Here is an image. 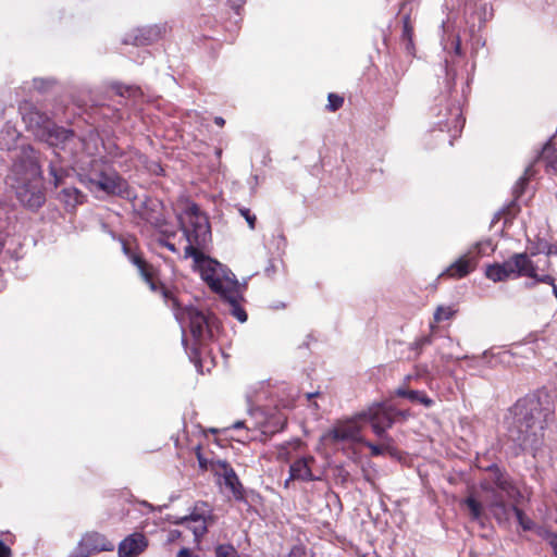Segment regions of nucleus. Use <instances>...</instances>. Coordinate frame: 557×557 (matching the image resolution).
<instances>
[{
  "label": "nucleus",
  "instance_id": "6e6552de",
  "mask_svg": "<svg viewBox=\"0 0 557 557\" xmlns=\"http://www.w3.org/2000/svg\"><path fill=\"white\" fill-rule=\"evenodd\" d=\"M114 549L113 543L98 532L86 533L78 542L73 554L75 557H89L100 552H111Z\"/></svg>",
  "mask_w": 557,
  "mask_h": 557
},
{
  "label": "nucleus",
  "instance_id": "58836bf2",
  "mask_svg": "<svg viewBox=\"0 0 557 557\" xmlns=\"http://www.w3.org/2000/svg\"><path fill=\"white\" fill-rule=\"evenodd\" d=\"M160 245L166 247L172 252H177L175 245L169 240H160Z\"/></svg>",
  "mask_w": 557,
  "mask_h": 557
},
{
  "label": "nucleus",
  "instance_id": "423d86ee",
  "mask_svg": "<svg viewBox=\"0 0 557 557\" xmlns=\"http://www.w3.org/2000/svg\"><path fill=\"white\" fill-rule=\"evenodd\" d=\"M481 490L488 494L486 497L487 508L491 510L493 517L499 524H506L509 522L512 506L507 505L506 497L502 493H498L494 486L488 482H481Z\"/></svg>",
  "mask_w": 557,
  "mask_h": 557
},
{
  "label": "nucleus",
  "instance_id": "ddd939ff",
  "mask_svg": "<svg viewBox=\"0 0 557 557\" xmlns=\"http://www.w3.org/2000/svg\"><path fill=\"white\" fill-rule=\"evenodd\" d=\"M478 263L476 257L472 251H468L451 263L441 276H448L451 278H461L471 273Z\"/></svg>",
  "mask_w": 557,
  "mask_h": 557
},
{
  "label": "nucleus",
  "instance_id": "2eb2a0df",
  "mask_svg": "<svg viewBox=\"0 0 557 557\" xmlns=\"http://www.w3.org/2000/svg\"><path fill=\"white\" fill-rule=\"evenodd\" d=\"M148 546L147 539L141 533H134L124 539L119 545L120 557H137Z\"/></svg>",
  "mask_w": 557,
  "mask_h": 557
},
{
  "label": "nucleus",
  "instance_id": "37998d69",
  "mask_svg": "<svg viewBox=\"0 0 557 557\" xmlns=\"http://www.w3.org/2000/svg\"><path fill=\"white\" fill-rule=\"evenodd\" d=\"M243 426H244V421H236V422L232 425V428H233V429H235V430L240 429V428H243Z\"/></svg>",
  "mask_w": 557,
  "mask_h": 557
},
{
  "label": "nucleus",
  "instance_id": "9d476101",
  "mask_svg": "<svg viewBox=\"0 0 557 557\" xmlns=\"http://www.w3.org/2000/svg\"><path fill=\"white\" fill-rule=\"evenodd\" d=\"M359 422H362L360 419L355 417V419L343 422L334 426L332 430H330L326 434L323 435V438L325 441H331L333 443L337 442H344V441H351L360 443L362 442L361 436V425H359Z\"/></svg>",
  "mask_w": 557,
  "mask_h": 557
},
{
  "label": "nucleus",
  "instance_id": "a19ab883",
  "mask_svg": "<svg viewBox=\"0 0 557 557\" xmlns=\"http://www.w3.org/2000/svg\"><path fill=\"white\" fill-rule=\"evenodd\" d=\"M245 0H228L232 7L237 8L244 3Z\"/></svg>",
  "mask_w": 557,
  "mask_h": 557
},
{
  "label": "nucleus",
  "instance_id": "a878e982",
  "mask_svg": "<svg viewBox=\"0 0 557 557\" xmlns=\"http://www.w3.org/2000/svg\"><path fill=\"white\" fill-rule=\"evenodd\" d=\"M534 281L532 283L527 284L528 287H534L536 283H544L548 284L553 287V293L557 297V286L555 284V277L550 273L546 274H535V276L532 277Z\"/></svg>",
  "mask_w": 557,
  "mask_h": 557
},
{
  "label": "nucleus",
  "instance_id": "0eeeda50",
  "mask_svg": "<svg viewBox=\"0 0 557 557\" xmlns=\"http://www.w3.org/2000/svg\"><path fill=\"white\" fill-rule=\"evenodd\" d=\"M507 280L510 277L528 276L533 277L537 272L540 262L533 263V260L527 253H515L508 260L499 263Z\"/></svg>",
  "mask_w": 557,
  "mask_h": 557
},
{
  "label": "nucleus",
  "instance_id": "ea45409f",
  "mask_svg": "<svg viewBox=\"0 0 557 557\" xmlns=\"http://www.w3.org/2000/svg\"><path fill=\"white\" fill-rule=\"evenodd\" d=\"M177 557H195V556L191 554V552L188 548H182L178 552Z\"/></svg>",
  "mask_w": 557,
  "mask_h": 557
},
{
  "label": "nucleus",
  "instance_id": "4c0bfd02",
  "mask_svg": "<svg viewBox=\"0 0 557 557\" xmlns=\"http://www.w3.org/2000/svg\"><path fill=\"white\" fill-rule=\"evenodd\" d=\"M432 343V338L431 336H424L422 338H420L419 341H417V346L418 347H423L425 345H430Z\"/></svg>",
  "mask_w": 557,
  "mask_h": 557
},
{
  "label": "nucleus",
  "instance_id": "9b49d317",
  "mask_svg": "<svg viewBox=\"0 0 557 557\" xmlns=\"http://www.w3.org/2000/svg\"><path fill=\"white\" fill-rule=\"evenodd\" d=\"M186 315L189 321L190 332L196 339H203L207 335H210L212 327L216 324L215 317L205 314L193 307L186 310Z\"/></svg>",
  "mask_w": 557,
  "mask_h": 557
},
{
  "label": "nucleus",
  "instance_id": "39448f33",
  "mask_svg": "<svg viewBox=\"0 0 557 557\" xmlns=\"http://www.w3.org/2000/svg\"><path fill=\"white\" fill-rule=\"evenodd\" d=\"M396 414L406 417L404 412ZM362 422L370 424L373 433L381 440L393 442L392 437L386 433L395 422V413L392 407L384 404H373L367 410L357 414Z\"/></svg>",
  "mask_w": 557,
  "mask_h": 557
},
{
  "label": "nucleus",
  "instance_id": "b1692460",
  "mask_svg": "<svg viewBox=\"0 0 557 557\" xmlns=\"http://www.w3.org/2000/svg\"><path fill=\"white\" fill-rule=\"evenodd\" d=\"M485 275L493 282H503L507 280L506 274L504 273V270L499 263L488 265L485 270Z\"/></svg>",
  "mask_w": 557,
  "mask_h": 557
},
{
  "label": "nucleus",
  "instance_id": "4be33fe9",
  "mask_svg": "<svg viewBox=\"0 0 557 557\" xmlns=\"http://www.w3.org/2000/svg\"><path fill=\"white\" fill-rule=\"evenodd\" d=\"M463 504L468 507L472 520H474V521L482 520L484 510H483L482 504L479 500H476L472 496H469L463 500Z\"/></svg>",
  "mask_w": 557,
  "mask_h": 557
},
{
  "label": "nucleus",
  "instance_id": "dca6fc26",
  "mask_svg": "<svg viewBox=\"0 0 557 557\" xmlns=\"http://www.w3.org/2000/svg\"><path fill=\"white\" fill-rule=\"evenodd\" d=\"M243 289L244 287L238 283L234 288V295L227 292L221 295L228 302L231 314L242 323L247 321V313L239 305L243 300Z\"/></svg>",
  "mask_w": 557,
  "mask_h": 557
},
{
  "label": "nucleus",
  "instance_id": "6ab92c4d",
  "mask_svg": "<svg viewBox=\"0 0 557 557\" xmlns=\"http://www.w3.org/2000/svg\"><path fill=\"white\" fill-rule=\"evenodd\" d=\"M396 395L399 397H405L409 399L412 403H419L423 405L426 408H430L433 406L434 401L431 399L424 392L422 391H414V389H407L404 387H399L396 389Z\"/></svg>",
  "mask_w": 557,
  "mask_h": 557
},
{
  "label": "nucleus",
  "instance_id": "7ed1b4c3",
  "mask_svg": "<svg viewBox=\"0 0 557 557\" xmlns=\"http://www.w3.org/2000/svg\"><path fill=\"white\" fill-rule=\"evenodd\" d=\"M41 175L39 156L33 147L21 146L13 150L7 184L15 189L20 201L29 208H39L44 203V195L39 189Z\"/></svg>",
  "mask_w": 557,
  "mask_h": 557
},
{
  "label": "nucleus",
  "instance_id": "f3484780",
  "mask_svg": "<svg viewBox=\"0 0 557 557\" xmlns=\"http://www.w3.org/2000/svg\"><path fill=\"white\" fill-rule=\"evenodd\" d=\"M218 466L222 470L224 484L233 492L236 498L242 497V484L235 471L226 461H218Z\"/></svg>",
  "mask_w": 557,
  "mask_h": 557
},
{
  "label": "nucleus",
  "instance_id": "79ce46f5",
  "mask_svg": "<svg viewBox=\"0 0 557 557\" xmlns=\"http://www.w3.org/2000/svg\"><path fill=\"white\" fill-rule=\"evenodd\" d=\"M214 123H215L216 125H219V126H221V127H222V126L225 124V121H224V119H223V117H221V116H216V117L214 119Z\"/></svg>",
  "mask_w": 557,
  "mask_h": 557
},
{
  "label": "nucleus",
  "instance_id": "72a5a7b5",
  "mask_svg": "<svg viewBox=\"0 0 557 557\" xmlns=\"http://www.w3.org/2000/svg\"><path fill=\"white\" fill-rule=\"evenodd\" d=\"M547 541L550 547L554 550L555 556L557 557V534L556 533H549L547 535Z\"/></svg>",
  "mask_w": 557,
  "mask_h": 557
},
{
  "label": "nucleus",
  "instance_id": "49530a36",
  "mask_svg": "<svg viewBox=\"0 0 557 557\" xmlns=\"http://www.w3.org/2000/svg\"><path fill=\"white\" fill-rule=\"evenodd\" d=\"M3 234L0 232V248L3 246Z\"/></svg>",
  "mask_w": 557,
  "mask_h": 557
},
{
  "label": "nucleus",
  "instance_id": "c85d7f7f",
  "mask_svg": "<svg viewBox=\"0 0 557 557\" xmlns=\"http://www.w3.org/2000/svg\"><path fill=\"white\" fill-rule=\"evenodd\" d=\"M50 175L53 177V183L59 186L65 175V171L57 164L55 161H51L49 164Z\"/></svg>",
  "mask_w": 557,
  "mask_h": 557
},
{
  "label": "nucleus",
  "instance_id": "1a4fd4ad",
  "mask_svg": "<svg viewBox=\"0 0 557 557\" xmlns=\"http://www.w3.org/2000/svg\"><path fill=\"white\" fill-rule=\"evenodd\" d=\"M122 248L124 253L128 257L129 261L138 269L141 277L149 285L152 292L160 290L162 296L168 299L170 297L169 289L154 281V269L151 264L147 263L139 255L133 252L128 245L123 242Z\"/></svg>",
  "mask_w": 557,
  "mask_h": 557
},
{
  "label": "nucleus",
  "instance_id": "bb28decb",
  "mask_svg": "<svg viewBox=\"0 0 557 557\" xmlns=\"http://www.w3.org/2000/svg\"><path fill=\"white\" fill-rule=\"evenodd\" d=\"M360 443L370 449L372 456L382 455L392 445V442H387V441H382V443L380 445H376L371 442L364 441L363 438H362V442H360Z\"/></svg>",
  "mask_w": 557,
  "mask_h": 557
},
{
  "label": "nucleus",
  "instance_id": "c9c22d12",
  "mask_svg": "<svg viewBox=\"0 0 557 557\" xmlns=\"http://www.w3.org/2000/svg\"><path fill=\"white\" fill-rule=\"evenodd\" d=\"M113 88L115 92L122 97L125 96V94H129L132 90L129 87H124L122 85H114Z\"/></svg>",
  "mask_w": 557,
  "mask_h": 557
},
{
  "label": "nucleus",
  "instance_id": "412c9836",
  "mask_svg": "<svg viewBox=\"0 0 557 557\" xmlns=\"http://www.w3.org/2000/svg\"><path fill=\"white\" fill-rule=\"evenodd\" d=\"M162 29L158 26L140 30V36L135 38L136 45H148L157 40L161 36Z\"/></svg>",
  "mask_w": 557,
  "mask_h": 557
},
{
  "label": "nucleus",
  "instance_id": "f03ea898",
  "mask_svg": "<svg viewBox=\"0 0 557 557\" xmlns=\"http://www.w3.org/2000/svg\"><path fill=\"white\" fill-rule=\"evenodd\" d=\"M180 224L187 242L184 258H193L202 280L213 292L220 296L225 292L234 294L238 284L234 274L227 273L219 262L205 253L211 242V228L206 214L191 203L180 215Z\"/></svg>",
  "mask_w": 557,
  "mask_h": 557
},
{
  "label": "nucleus",
  "instance_id": "473e14b6",
  "mask_svg": "<svg viewBox=\"0 0 557 557\" xmlns=\"http://www.w3.org/2000/svg\"><path fill=\"white\" fill-rule=\"evenodd\" d=\"M239 213H240V215H242V216H244V218H245V220L247 221V223H248V225H249V228H250V230H255V227H256V221H257L256 215H255V214H252V213L250 212V210H249V209H247V208H240V209H239Z\"/></svg>",
  "mask_w": 557,
  "mask_h": 557
},
{
  "label": "nucleus",
  "instance_id": "5701e85b",
  "mask_svg": "<svg viewBox=\"0 0 557 557\" xmlns=\"http://www.w3.org/2000/svg\"><path fill=\"white\" fill-rule=\"evenodd\" d=\"M63 199L69 206H76L83 202L84 195L75 187L64 188L62 190Z\"/></svg>",
  "mask_w": 557,
  "mask_h": 557
},
{
  "label": "nucleus",
  "instance_id": "a18cd8bd",
  "mask_svg": "<svg viewBox=\"0 0 557 557\" xmlns=\"http://www.w3.org/2000/svg\"><path fill=\"white\" fill-rule=\"evenodd\" d=\"M55 156L60 161H64L66 159L65 156H61L59 152H57Z\"/></svg>",
  "mask_w": 557,
  "mask_h": 557
},
{
  "label": "nucleus",
  "instance_id": "f704fd0d",
  "mask_svg": "<svg viewBox=\"0 0 557 557\" xmlns=\"http://www.w3.org/2000/svg\"><path fill=\"white\" fill-rule=\"evenodd\" d=\"M305 550L300 546H294L286 557H304Z\"/></svg>",
  "mask_w": 557,
  "mask_h": 557
},
{
  "label": "nucleus",
  "instance_id": "393cba45",
  "mask_svg": "<svg viewBox=\"0 0 557 557\" xmlns=\"http://www.w3.org/2000/svg\"><path fill=\"white\" fill-rule=\"evenodd\" d=\"M531 176H533V168H532V165H529L525 169L523 176H521L517 181V183L513 187V194H515L516 198H519L523 194L524 186L527 185V183L531 178Z\"/></svg>",
  "mask_w": 557,
  "mask_h": 557
},
{
  "label": "nucleus",
  "instance_id": "2f4dec72",
  "mask_svg": "<svg viewBox=\"0 0 557 557\" xmlns=\"http://www.w3.org/2000/svg\"><path fill=\"white\" fill-rule=\"evenodd\" d=\"M543 156L547 160V164L557 170V149H544Z\"/></svg>",
  "mask_w": 557,
  "mask_h": 557
},
{
  "label": "nucleus",
  "instance_id": "cd10ccee",
  "mask_svg": "<svg viewBox=\"0 0 557 557\" xmlns=\"http://www.w3.org/2000/svg\"><path fill=\"white\" fill-rule=\"evenodd\" d=\"M513 513L518 520V523L521 525V528L525 531H529L533 528V521L516 505H512Z\"/></svg>",
  "mask_w": 557,
  "mask_h": 557
},
{
  "label": "nucleus",
  "instance_id": "7c9ffc66",
  "mask_svg": "<svg viewBox=\"0 0 557 557\" xmlns=\"http://www.w3.org/2000/svg\"><path fill=\"white\" fill-rule=\"evenodd\" d=\"M327 101H329V103L326 106L327 110L335 112L343 106L344 98L336 94H329Z\"/></svg>",
  "mask_w": 557,
  "mask_h": 557
},
{
  "label": "nucleus",
  "instance_id": "4468645a",
  "mask_svg": "<svg viewBox=\"0 0 557 557\" xmlns=\"http://www.w3.org/2000/svg\"><path fill=\"white\" fill-rule=\"evenodd\" d=\"M314 462V458L312 456L301 457L295 460L289 467V476L285 481V487L288 486L290 481L299 480V481H313L317 478L313 476L311 471V463Z\"/></svg>",
  "mask_w": 557,
  "mask_h": 557
},
{
  "label": "nucleus",
  "instance_id": "20e7f679",
  "mask_svg": "<svg viewBox=\"0 0 557 557\" xmlns=\"http://www.w3.org/2000/svg\"><path fill=\"white\" fill-rule=\"evenodd\" d=\"M513 422L509 429L510 438L520 447H533L537 444L544 429L542 407L536 397H525L516 403L512 409Z\"/></svg>",
  "mask_w": 557,
  "mask_h": 557
},
{
  "label": "nucleus",
  "instance_id": "c03bdc74",
  "mask_svg": "<svg viewBox=\"0 0 557 557\" xmlns=\"http://www.w3.org/2000/svg\"><path fill=\"white\" fill-rule=\"evenodd\" d=\"M318 395H319V393L315 392V393H308L306 396H307V399L310 400L311 398H313V397H315Z\"/></svg>",
  "mask_w": 557,
  "mask_h": 557
},
{
  "label": "nucleus",
  "instance_id": "f257e3e1",
  "mask_svg": "<svg viewBox=\"0 0 557 557\" xmlns=\"http://www.w3.org/2000/svg\"><path fill=\"white\" fill-rule=\"evenodd\" d=\"M36 123V135L51 147H60L64 153L69 151L73 158L72 166L78 172L81 182L91 191L100 190L108 195H122L127 189V183L111 169L102 159L94 158L97 149V138L89 135L78 138L72 131L57 126L48 116L38 111L29 114Z\"/></svg>",
  "mask_w": 557,
  "mask_h": 557
},
{
  "label": "nucleus",
  "instance_id": "09e8293b",
  "mask_svg": "<svg viewBox=\"0 0 557 557\" xmlns=\"http://www.w3.org/2000/svg\"><path fill=\"white\" fill-rule=\"evenodd\" d=\"M199 463H200L201 466H203V465H205V461H202V460L199 458Z\"/></svg>",
  "mask_w": 557,
  "mask_h": 557
},
{
  "label": "nucleus",
  "instance_id": "a211bd4d",
  "mask_svg": "<svg viewBox=\"0 0 557 557\" xmlns=\"http://www.w3.org/2000/svg\"><path fill=\"white\" fill-rule=\"evenodd\" d=\"M176 523H185L187 528L194 533L197 540L207 532L206 520L199 515L183 517L180 521H176Z\"/></svg>",
  "mask_w": 557,
  "mask_h": 557
},
{
  "label": "nucleus",
  "instance_id": "de8ad7c7",
  "mask_svg": "<svg viewBox=\"0 0 557 557\" xmlns=\"http://www.w3.org/2000/svg\"><path fill=\"white\" fill-rule=\"evenodd\" d=\"M199 463H200L201 466H203V465H205V461H202V460L199 458Z\"/></svg>",
  "mask_w": 557,
  "mask_h": 557
},
{
  "label": "nucleus",
  "instance_id": "aec40b11",
  "mask_svg": "<svg viewBox=\"0 0 557 557\" xmlns=\"http://www.w3.org/2000/svg\"><path fill=\"white\" fill-rule=\"evenodd\" d=\"M17 138V131L12 126L7 125L0 132V150L11 151L14 148Z\"/></svg>",
  "mask_w": 557,
  "mask_h": 557
},
{
  "label": "nucleus",
  "instance_id": "c756f323",
  "mask_svg": "<svg viewBox=\"0 0 557 557\" xmlns=\"http://www.w3.org/2000/svg\"><path fill=\"white\" fill-rule=\"evenodd\" d=\"M455 311L451 307L440 306L436 308L434 312L435 322H442L450 319L454 315Z\"/></svg>",
  "mask_w": 557,
  "mask_h": 557
},
{
  "label": "nucleus",
  "instance_id": "e433bc0d",
  "mask_svg": "<svg viewBox=\"0 0 557 557\" xmlns=\"http://www.w3.org/2000/svg\"><path fill=\"white\" fill-rule=\"evenodd\" d=\"M10 556V548L0 541V557H9Z\"/></svg>",
  "mask_w": 557,
  "mask_h": 557
},
{
  "label": "nucleus",
  "instance_id": "f8f14e48",
  "mask_svg": "<svg viewBox=\"0 0 557 557\" xmlns=\"http://www.w3.org/2000/svg\"><path fill=\"white\" fill-rule=\"evenodd\" d=\"M490 478L483 482L491 483L494 488L502 493L508 500H516L520 496L519 490L513 485L508 475L500 471L496 466L488 468Z\"/></svg>",
  "mask_w": 557,
  "mask_h": 557
}]
</instances>
